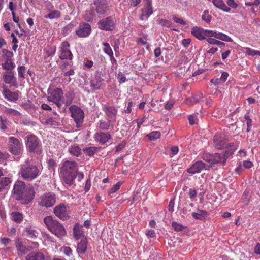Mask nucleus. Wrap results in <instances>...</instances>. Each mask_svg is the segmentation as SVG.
Instances as JSON below:
<instances>
[{"mask_svg":"<svg viewBox=\"0 0 260 260\" xmlns=\"http://www.w3.org/2000/svg\"><path fill=\"white\" fill-rule=\"evenodd\" d=\"M42 167L40 165H35L27 159L21 166L19 174L25 180L31 181L36 179L41 173Z\"/></svg>","mask_w":260,"mask_h":260,"instance_id":"1","label":"nucleus"},{"mask_svg":"<svg viewBox=\"0 0 260 260\" xmlns=\"http://www.w3.org/2000/svg\"><path fill=\"white\" fill-rule=\"evenodd\" d=\"M78 169L77 164L73 161L66 160L60 168V175L63 181L68 185L73 183Z\"/></svg>","mask_w":260,"mask_h":260,"instance_id":"2","label":"nucleus"},{"mask_svg":"<svg viewBox=\"0 0 260 260\" xmlns=\"http://www.w3.org/2000/svg\"><path fill=\"white\" fill-rule=\"evenodd\" d=\"M44 222L48 229L58 238H61L66 235V231L62 224L50 216L44 218Z\"/></svg>","mask_w":260,"mask_h":260,"instance_id":"3","label":"nucleus"},{"mask_svg":"<svg viewBox=\"0 0 260 260\" xmlns=\"http://www.w3.org/2000/svg\"><path fill=\"white\" fill-rule=\"evenodd\" d=\"M26 147L29 152L40 154L42 152V147L40 141L34 135H27L25 138Z\"/></svg>","mask_w":260,"mask_h":260,"instance_id":"4","label":"nucleus"},{"mask_svg":"<svg viewBox=\"0 0 260 260\" xmlns=\"http://www.w3.org/2000/svg\"><path fill=\"white\" fill-rule=\"evenodd\" d=\"M47 100L54 103L58 108L61 107V101L63 98V91L59 88L52 89L49 87L47 90Z\"/></svg>","mask_w":260,"mask_h":260,"instance_id":"5","label":"nucleus"},{"mask_svg":"<svg viewBox=\"0 0 260 260\" xmlns=\"http://www.w3.org/2000/svg\"><path fill=\"white\" fill-rule=\"evenodd\" d=\"M236 149L235 145L230 144L228 149L225 151L224 153H215L213 154L212 165L216 164H224L227 158L234 153Z\"/></svg>","mask_w":260,"mask_h":260,"instance_id":"6","label":"nucleus"},{"mask_svg":"<svg viewBox=\"0 0 260 260\" xmlns=\"http://www.w3.org/2000/svg\"><path fill=\"white\" fill-rule=\"evenodd\" d=\"M69 109L71 113V116L76 122V127L78 128L80 127L84 117L83 110L76 105L71 106Z\"/></svg>","mask_w":260,"mask_h":260,"instance_id":"7","label":"nucleus"},{"mask_svg":"<svg viewBox=\"0 0 260 260\" xmlns=\"http://www.w3.org/2000/svg\"><path fill=\"white\" fill-rule=\"evenodd\" d=\"M55 202V196L52 192L45 193L41 195L38 199L39 205L47 208L53 206Z\"/></svg>","mask_w":260,"mask_h":260,"instance_id":"8","label":"nucleus"},{"mask_svg":"<svg viewBox=\"0 0 260 260\" xmlns=\"http://www.w3.org/2000/svg\"><path fill=\"white\" fill-rule=\"evenodd\" d=\"M9 150L14 155H18L23 149L22 144L14 137L9 138Z\"/></svg>","mask_w":260,"mask_h":260,"instance_id":"9","label":"nucleus"},{"mask_svg":"<svg viewBox=\"0 0 260 260\" xmlns=\"http://www.w3.org/2000/svg\"><path fill=\"white\" fill-rule=\"evenodd\" d=\"M99 28L103 30L111 31L115 28V18L112 16L100 20L98 23Z\"/></svg>","mask_w":260,"mask_h":260,"instance_id":"10","label":"nucleus"},{"mask_svg":"<svg viewBox=\"0 0 260 260\" xmlns=\"http://www.w3.org/2000/svg\"><path fill=\"white\" fill-rule=\"evenodd\" d=\"M35 194V191L34 187L31 185H29L25 187L22 193V199L20 200L22 201V204H28L33 200Z\"/></svg>","mask_w":260,"mask_h":260,"instance_id":"11","label":"nucleus"},{"mask_svg":"<svg viewBox=\"0 0 260 260\" xmlns=\"http://www.w3.org/2000/svg\"><path fill=\"white\" fill-rule=\"evenodd\" d=\"M213 144L215 148L218 149H228L229 145L233 144V143H228L226 138L219 134H216L213 139Z\"/></svg>","mask_w":260,"mask_h":260,"instance_id":"12","label":"nucleus"},{"mask_svg":"<svg viewBox=\"0 0 260 260\" xmlns=\"http://www.w3.org/2000/svg\"><path fill=\"white\" fill-rule=\"evenodd\" d=\"M102 109L106 114L107 120L113 122L116 121L117 109L115 106L105 105L103 106Z\"/></svg>","mask_w":260,"mask_h":260,"instance_id":"13","label":"nucleus"},{"mask_svg":"<svg viewBox=\"0 0 260 260\" xmlns=\"http://www.w3.org/2000/svg\"><path fill=\"white\" fill-rule=\"evenodd\" d=\"M92 9L95 10L99 15L105 14L108 10L107 0H94Z\"/></svg>","mask_w":260,"mask_h":260,"instance_id":"14","label":"nucleus"},{"mask_svg":"<svg viewBox=\"0 0 260 260\" xmlns=\"http://www.w3.org/2000/svg\"><path fill=\"white\" fill-rule=\"evenodd\" d=\"M70 44L67 41L62 42L60 46V54L59 57L61 59L72 60L73 55L69 49Z\"/></svg>","mask_w":260,"mask_h":260,"instance_id":"15","label":"nucleus"},{"mask_svg":"<svg viewBox=\"0 0 260 260\" xmlns=\"http://www.w3.org/2000/svg\"><path fill=\"white\" fill-rule=\"evenodd\" d=\"M25 184L23 181H18L14 185L13 193L16 200L22 199V193L25 188Z\"/></svg>","mask_w":260,"mask_h":260,"instance_id":"16","label":"nucleus"},{"mask_svg":"<svg viewBox=\"0 0 260 260\" xmlns=\"http://www.w3.org/2000/svg\"><path fill=\"white\" fill-rule=\"evenodd\" d=\"M54 213L60 219L66 220L69 218V215L67 211L66 206L63 204H60L55 207Z\"/></svg>","mask_w":260,"mask_h":260,"instance_id":"17","label":"nucleus"},{"mask_svg":"<svg viewBox=\"0 0 260 260\" xmlns=\"http://www.w3.org/2000/svg\"><path fill=\"white\" fill-rule=\"evenodd\" d=\"M91 30L90 25L88 23H83L79 25L76 32L80 37H86L90 35Z\"/></svg>","mask_w":260,"mask_h":260,"instance_id":"18","label":"nucleus"},{"mask_svg":"<svg viewBox=\"0 0 260 260\" xmlns=\"http://www.w3.org/2000/svg\"><path fill=\"white\" fill-rule=\"evenodd\" d=\"M4 82L6 84H10L11 86L16 88L18 87V84L16 82V79L14 76L12 71H6L3 74Z\"/></svg>","mask_w":260,"mask_h":260,"instance_id":"19","label":"nucleus"},{"mask_svg":"<svg viewBox=\"0 0 260 260\" xmlns=\"http://www.w3.org/2000/svg\"><path fill=\"white\" fill-rule=\"evenodd\" d=\"M94 138L96 142L103 145L110 139L111 135L108 133L97 132L94 134Z\"/></svg>","mask_w":260,"mask_h":260,"instance_id":"20","label":"nucleus"},{"mask_svg":"<svg viewBox=\"0 0 260 260\" xmlns=\"http://www.w3.org/2000/svg\"><path fill=\"white\" fill-rule=\"evenodd\" d=\"M205 165L202 161H197L193 164L187 170L189 174H194L199 173L205 168Z\"/></svg>","mask_w":260,"mask_h":260,"instance_id":"21","label":"nucleus"},{"mask_svg":"<svg viewBox=\"0 0 260 260\" xmlns=\"http://www.w3.org/2000/svg\"><path fill=\"white\" fill-rule=\"evenodd\" d=\"M3 95L7 100L15 102L18 100L19 95L17 92H12L10 90L4 88L2 92Z\"/></svg>","mask_w":260,"mask_h":260,"instance_id":"22","label":"nucleus"},{"mask_svg":"<svg viewBox=\"0 0 260 260\" xmlns=\"http://www.w3.org/2000/svg\"><path fill=\"white\" fill-rule=\"evenodd\" d=\"M87 240L86 237H83L77 243V252L79 255L85 254L87 248Z\"/></svg>","mask_w":260,"mask_h":260,"instance_id":"23","label":"nucleus"},{"mask_svg":"<svg viewBox=\"0 0 260 260\" xmlns=\"http://www.w3.org/2000/svg\"><path fill=\"white\" fill-rule=\"evenodd\" d=\"M24 235L31 239H36L39 234L36 227L31 225L27 226L23 232Z\"/></svg>","mask_w":260,"mask_h":260,"instance_id":"24","label":"nucleus"},{"mask_svg":"<svg viewBox=\"0 0 260 260\" xmlns=\"http://www.w3.org/2000/svg\"><path fill=\"white\" fill-rule=\"evenodd\" d=\"M191 34L199 40L205 39V29L202 28L198 26L193 27L191 29Z\"/></svg>","mask_w":260,"mask_h":260,"instance_id":"25","label":"nucleus"},{"mask_svg":"<svg viewBox=\"0 0 260 260\" xmlns=\"http://www.w3.org/2000/svg\"><path fill=\"white\" fill-rule=\"evenodd\" d=\"M25 260H45V256L41 252L33 251L26 256Z\"/></svg>","mask_w":260,"mask_h":260,"instance_id":"26","label":"nucleus"},{"mask_svg":"<svg viewBox=\"0 0 260 260\" xmlns=\"http://www.w3.org/2000/svg\"><path fill=\"white\" fill-rule=\"evenodd\" d=\"M113 122L107 120L105 121L103 120H100L96 123V128L100 130L107 131L110 128V127H113Z\"/></svg>","mask_w":260,"mask_h":260,"instance_id":"27","label":"nucleus"},{"mask_svg":"<svg viewBox=\"0 0 260 260\" xmlns=\"http://www.w3.org/2000/svg\"><path fill=\"white\" fill-rule=\"evenodd\" d=\"M142 14L140 16V19L143 20L148 19L153 14L152 6H146L141 10Z\"/></svg>","mask_w":260,"mask_h":260,"instance_id":"28","label":"nucleus"},{"mask_svg":"<svg viewBox=\"0 0 260 260\" xmlns=\"http://www.w3.org/2000/svg\"><path fill=\"white\" fill-rule=\"evenodd\" d=\"M2 67L4 70H7V71H12L15 67V64L13 62L12 59L7 56L4 62L2 63Z\"/></svg>","mask_w":260,"mask_h":260,"instance_id":"29","label":"nucleus"},{"mask_svg":"<svg viewBox=\"0 0 260 260\" xmlns=\"http://www.w3.org/2000/svg\"><path fill=\"white\" fill-rule=\"evenodd\" d=\"M212 2L216 7L224 12H229L231 10V9L225 5L223 0H213Z\"/></svg>","mask_w":260,"mask_h":260,"instance_id":"30","label":"nucleus"},{"mask_svg":"<svg viewBox=\"0 0 260 260\" xmlns=\"http://www.w3.org/2000/svg\"><path fill=\"white\" fill-rule=\"evenodd\" d=\"M73 235L76 239H81L83 237H85L83 235V232L81 230V227L80 226L78 223L75 224L73 228Z\"/></svg>","mask_w":260,"mask_h":260,"instance_id":"31","label":"nucleus"},{"mask_svg":"<svg viewBox=\"0 0 260 260\" xmlns=\"http://www.w3.org/2000/svg\"><path fill=\"white\" fill-rule=\"evenodd\" d=\"M11 180L9 177H3L0 179V191L7 190L10 186Z\"/></svg>","mask_w":260,"mask_h":260,"instance_id":"32","label":"nucleus"},{"mask_svg":"<svg viewBox=\"0 0 260 260\" xmlns=\"http://www.w3.org/2000/svg\"><path fill=\"white\" fill-rule=\"evenodd\" d=\"M15 245L17 250L20 251L22 254H25L29 250L28 247H26L19 239H18L16 241Z\"/></svg>","mask_w":260,"mask_h":260,"instance_id":"33","label":"nucleus"},{"mask_svg":"<svg viewBox=\"0 0 260 260\" xmlns=\"http://www.w3.org/2000/svg\"><path fill=\"white\" fill-rule=\"evenodd\" d=\"M207 212L206 211L198 209L197 212H192L191 213V216L196 219L203 220L207 216Z\"/></svg>","mask_w":260,"mask_h":260,"instance_id":"34","label":"nucleus"},{"mask_svg":"<svg viewBox=\"0 0 260 260\" xmlns=\"http://www.w3.org/2000/svg\"><path fill=\"white\" fill-rule=\"evenodd\" d=\"M74 95L72 92H68L65 94V99H62L61 104H64L66 106L70 105L73 102Z\"/></svg>","mask_w":260,"mask_h":260,"instance_id":"35","label":"nucleus"},{"mask_svg":"<svg viewBox=\"0 0 260 260\" xmlns=\"http://www.w3.org/2000/svg\"><path fill=\"white\" fill-rule=\"evenodd\" d=\"M103 79L98 78L96 77L91 80L90 86L94 89L98 90L102 86V81Z\"/></svg>","mask_w":260,"mask_h":260,"instance_id":"36","label":"nucleus"},{"mask_svg":"<svg viewBox=\"0 0 260 260\" xmlns=\"http://www.w3.org/2000/svg\"><path fill=\"white\" fill-rule=\"evenodd\" d=\"M12 219L17 223H20L23 220V215L18 212H13L11 213Z\"/></svg>","mask_w":260,"mask_h":260,"instance_id":"37","label":"nucleus"},{"mask_svg":"<svg viewBox=\"0 0 260 260\" xmlns=\"http://www.w3.org/2000/svg\"><path fill=\"white\" fill-rule=\"evenodd\" d=\"M203 95L202 93L197 95L196 96L188 98L186 100V103L188 104L192 103H198L203 101Z\"/></svg>","mask_w":260,"mask_h":260,"instance_id":"38","label":"nucleus"},{"mask_svg":"<svg viewBox=\"0 0 260 260\" xmlns=\"http://www.w3.org/2000/svg\"><path fill=\"white\" fill-rule=\"evenodd\" d=\"M45 123L53 127L59 125V121L57 118L49 117L46 119Z\"/></svg>","mask_w":260,"mask_h":260,"instance_id":"39","label":"nucleus"},{"mask_svg":"<svg viewBox=\"0 0 260 260\" xmlns=\"http://www.w3.org/2000/svg\"><path fill=\"white\" fill-rule=\"evenodd\" d=\"M70 153L74 156H78L81 153V149L77 145L71 146L69 149Z\"/></svg>","mask_w":260,"mask_h":260,"instance_id":"40","label":"nucleus"},{"mask_svg":"<svg viewBox=\"0 0 260 260\" xmlns=\"http://www.w3.org/2000/svg\"><path fill=\"white\" fill-rule=\"evenodd\" d=\"M103 45L104 46L103 49L104 52L109 56H111L112 57V58H113V52L109 44L106 42H104Z\"/></svg>","mask_w":260,"mask_h":260,"instance_id":"41","label":"nucleus"},{"mask_svg":"<svg viewBox=\"0 0 260 260\" xmlns=\"http://www.w3.org/2000/svg\"><path fill=\"white\" fill-rule=\"evenodd\" d=\"M60 16V13L59 11L54 10L50 13H49L48 15L45 16V18H49L51 19L58 18Z\"/></svg>","mask_w":260,"mask_h":260,"instance_id":"42","label":"nucleus"},{"mask_svg":"<svg viewBox=\"0 0 260 260\" xmlns=\"http://www.w3.org/2000/svg\"><path fill=\"white\" fill-rule=\"evenodd\" d=\"M217 39L229 42H233V39L230 37L221 32H218Z\"/></svg>","mask_w":260,"mask_h":260,"instance_id":"43","label":"nucleus"},{"mask_svg":"<svg viewBox=\"0 0 260 260\" xmlns=\"http://www.w3.org/2000/svg\"><path fill=\"white\" fill-rule=\"evenodd\" d=\"M147 136L151 141H154L160 137V133L159 131H153L149 134Z\"/></svg>","mask_w":260,"mask_h":260,"instance_id":"44","label":"nucleus"},{"mask_svg":"<svg viewBox=\"0 0 260 260\" xmlns=\"http://www.w3.org/2000/svg\"><path fill=\"white\" fill-rule=\"evenodd\" d=\"M60 250L61 252L64 253L66 256L71 257L73 255V252L72 249L68 246H62L60 248Z\"/></svg>","mask_w":260,"mask_h":260,"instance_id":"45","label":"nucleus"},{"mask_svg":"<svg viewBox=\"0 0 260 260\" xmlns=\"http://www.w3.org/2000/svg\"><path fill=\"white\" fill-rule=\"evenodd\" d=\"M45 55L47 57L53 56L55 54L56 51L55 47H47L45 49Z\"/></svg>","mask_w":260,"mask_h":260,"instance_id":"46","label":"nucleus"},{"mask_svg":"<svg viewBox=\"0 0 260 260\" xmlns=\"http://www.w3.org/2000/svg\"><path fill=\"white\" fill-rule=\"evenodd\" d=\"M206 41L208 43L212 45H217L219 46H224L225 45V43L223 42L218 41L214 38H207Z\"/></svg>","mask_w":260,"mask_h":260,"instance_id":"47","label":"nucleus"},{"mask_svg":"<svg viewBox=\"0 0 260 260\" xmlns=\"http://www.w3.org/2000/svg\"><path fill=\"white\" fill-rule=\"evenodd\" d=\"M245 53L247 55L254 56L255 55L260 56V51L253 50L250 48H245Z\"/></svg>","mask_w":260,"mask_h":260,"instance_id":"48","label":"nucleus"},{"mask_svg":"<svg viewBox=\"0 0 260 260\" xmlns=\"http://www.w3.org/2000/svg\"><path fill=\"white\" fill-rule=\"evenodd\" d=\"M217 35L218 32L216 31L205 29V39L206 37H207V38H212V37H214L215 38L217 39Z\"/></svg>","mask_w":260,"mask_h":260,"instance_id":"49","label":"nucleus"},{"mask_svg":"<svg viewBox=\"0 0 260 260\" xmlns=\"http://www.w3.org/2000/svg\"><path fill=\"white\" fill-rule=\"evenodd\" d=\"M97 150V148L95 147H89L84 149L85 153L89 156H93Z\"/></svg>","mask_w":260,"mask_h":260,"instance_id":"50","label":"nucleus"},{"mask_svg":"<svg viewBox=\"0 0 260 260\" xmlns=\"http://www.w3.org/2000/svg\"><path fill=\"white\" fill-rule=\"evenodd\" d=\"M211 16L209 14L208 10H205L201 16L202 19L207 23H209L211 21Z\"/></svg>","mask_w":260,"mask_h":260,"instance_id":"51","label":"nucleus"},{"mask_svg":"<svg viewBox=\"0 0 260 260\" xmlns=\"http://www.w3.org/2000/svg\"><path fill=\"white\" fill-rule=\"evenodd\" d=\"M202 158L205 161L212 165L213 154H211L207 153H203L202 156Z\"/></svg>","mask_w":260,"mask_h":260,"instance_id":"52","label":"nucleus"},{"mask_svg":"<svg viewBox=\"0 0 260 260\" xmlns=\"http://www.w3.org/2000/svg\"><path fill=\"white\" fill-rule=\"evenodd\" d=\"M158 23L162 26L168 28L170 27L171 25V22L170 21L166 19H160L158 20Z\"/></svg>","mask_w":260,"mask_h":260,"instance_id":"53","label":"nucleus"},{"mask_svg":"<svg viewBox=\"0 0 260 260\" xmlns=\"http://www.w3.org/2000/svg\"><path fill=\"white\" fill-rule=\"evenodd\" d=\"M173 19L174 21L178 24H180L183 25H185L186 24V22L183 20V19L181 17H178L176 15L173 16Z\"/></svg>","mask_w":260,"mask_h":260,"instance_id":"54","label":"nucleus"},{"mask_svg":"<svg viewBox=\"0 0 260 260\" xmlns=\"http://www.w3.org/2000/svg\"><path fill=\"white\" fill-rule=\"evenodd\" d=\"M25 68L24 66H19L18 67V76L19 78H24V73Z\"/></svg>","mask_w":260,"mask_h":260,"instance_id":"55","label":"nucleus"},{"mask_svg":"<svg viewBox=\"0 0 260 260\" xmlns=\"http://www.w3.org/2000/svg\"><path fill=\"white\" fill-rule=\"evenodd\" d=\"M188 120L190 125L196 124L198 121L197 116L196 114L190 115L188 117Z\"/></svg>","mask_w":260,"mask_h":260,"instance_id":"56","label":"nucleus"},{"mask_svg":"<svg viewBox=\"0 0 260 260\" xmlns=\"http://www.w3.org/2000/svg\"><path fill=\"white\" fill-rule=\"evenodd\" d=\"M122 183L120 182H118L116 184L114 185L110 189L109 192V194L113 193L117 191L119 188L120 186L121 185Z\"/></svg>","mask_w":260,"mask_h":260,"instance_id":"57","label":"nucleus"},{"mask_svg":"<svg viewBox=\"0 0 260 260\" xmlns=\"http://www.w3.org/2000/svg\"><path fill=\"white\" fill-rule=\"evenodd\" d=\"M117 78H118V81L120 83H124L126 81L125 76L121 72H119L118 74Z\"/></svg>","mask_w":260,"mask_h":260,"instance_id":"58","label":"nucleus"},{"mask_svg":"<svg viewBox=\"0 0 260 260\" xmlns=\"http://www.w3.org/2000/svg\"><path fill=\"white\" fill-rule=\"evenodd\" d=\"M172 225L174 229V230L176 231H181L182 230L183 228V226L181 224L176 222H173L172 223Z\"/></svg>","mask_w":260,"mask_h":260,"instance_id":"59","label":"nucleus"},{"mask_svg":"<svg viewBox=\"0 0 260 260\" xmlns=\"http://www.w3.org/2000/svg\"><path fill=\"white\" fill-rule=\"evenodd\" d=\"M5 112L8 114H12L14 116H18L20 115V113L18 111L12 108L7 109Z\"/></svg>","mask_w":260,"mask_h":260,"instance_id":"60","label":"nucleus"},{"mask_svg":"<svg viewBox=\"0 0 260 260\" xmlns=\"http://www.w3.org/2000/svg\"><path fill=\"white\" fill-rule=\"evenodd\" d=\"M197 192L196 190L193 189H190L189 190V196L190 198V199L192 201H193L194 200V198L197 196Z\"/></svg>","mask_w":260,"mask_h":260,"instance_id":"61","label":"nucleus"},{"mask_svg":"<svg viewBox=\"0 0 260 260\" xmlns=\"http://www.w3.org/2000/svg\"><path fill=\"white\" fill-rule=\"evenodd\" d=\"M137 42H138V43H139V44H141L143 45H145L147 49L148 50L149 49L150 46H149V44L146 41H144L143 38H138Z\"/></svg>","mask_w":260,"mask_h":260,"instance_id":"62","label":"nucleus"},{"mask_svg":"<svg viewBox=\"0 0 260 260\" xmlns=\"http://www.w3.org/2000/svg\"><path fill=\"white\" fill-rule=\"evenodd\" d=\"M226 3L229 7L235 9L238 7V4L234 0H227Z\"/></svg>","mask_w":260,"mask_h":260,"instance_id":"63","label":"nucleus"},{"mask_svg":"<svg viewBox=\"0 0 260 260\" xmlns=\"http://www.w3.org/2000/svg\"><path fill=\"white\" fill-rule=\"evenodd\" d=\"M8 124V121L6 118L3 121L1 122L0 125V128L2 130L5 131L7 128V125Z\"/></svg>","mask_w":260,"mask_h":260,"instance_id":"64","label":"nucleus"}]
</instances>
